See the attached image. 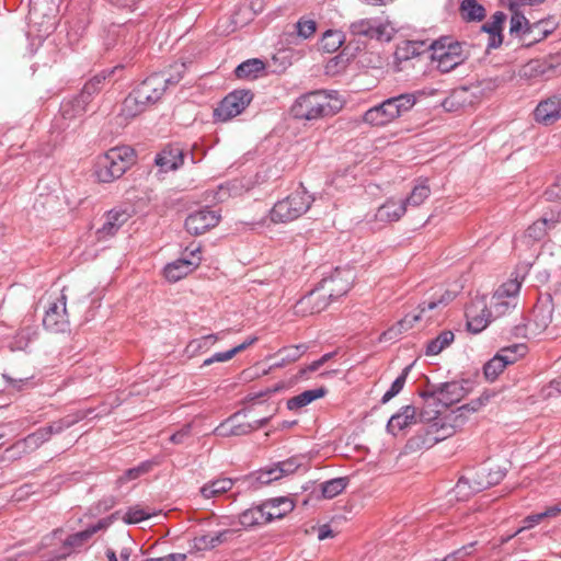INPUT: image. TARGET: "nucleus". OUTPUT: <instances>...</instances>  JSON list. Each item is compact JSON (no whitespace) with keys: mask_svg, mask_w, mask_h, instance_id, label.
I'll return each instance as SVG.
<instances>
[{"mask_svg":"<svg viewBox=\"0 0 561 561\" xmlns=\"http://www.w3.org/2000/svg\"><path fill=\"white\" fill-rule=\"evenodd\" d=\"M344 105L345 99L336 90H314L297 98L290 114L297 121L317 122L336 115Z\"/></svg>","mask_w":561,"mask_h":561,"instance_id":"nucleus-1","label":"nucleus"},{"mask_svg":"<svg viewBox=\"0 0 561 561\" xmlns=\"http://www.w3.org/2000/svg\"><path fill=\"white\" fill-rule=\"evenodd\" d=\"M134 150L128 146L111 148L98 159L95 175L100 182L108 183L121 178L133 163Z\"/></svg>","mask_w":561,"mask_h":561,"instance_id":"nucleus-2","label":"nucleus"},{"mask_svg":"<svg viewBox=\"0 0 561 561\" xmlns=\"http://www.w3.org/2000/svg\"><path fill=\"white\" fill-rule=\"evenodd\" d=\"M506 474V469L492 463H484L476 472L461 477L456 484V494L465 499L471 493L481 492L500 483Z\"/></svg>","mask_w":561,"mask_h":561,"instance_id":"nucleus-3","label":"nucleus"},{"mask_svg":"<svg viewBox=\"0 0 561 561\" xmlns=\"http://www.w3.org/2000/svg\"><path fill=\"white\" fill-rule=\"evenodd\" d=\"M428 51L430 59L437 61L443 70H453L469 57L468 45L450 36H442L428 43Z\"/></svg>","mask_w":561,"mask_h":561,"instance_id":"nucleus-4","label":"nucleus"},{"mask_svg":"<svg viewBox=\"0 0 561 561\" xmlns=\"http://www.w3.org/2000/svg\"><path fill=\"white\" fill-rule=\"evenodd\" d=\"M80 419L81 416L68 415L53 422L48 426L38 428L36 432L30 434L24 439L16 442L10 449H8L10 457H21L23 454L36 450L47 442L51 435L61 433L64 430L76 424Z\"/></svg>","mask_w":561,"mask_h":561,"instance_id":"nucleus-5","label":"nucleus"},{"mask_svg":"<svg viewBox=\"0 0 561 561\" xmlns=\"http://www.w3.org/2000/svg\"><path fill=\"white\" fill-rule=\"evenodd\" d=\"M312 202V196L304 187H299L273 206L270 211L271 220L275 224L293 221L302 216Z\"/></svg>","mask_w":561,"mask_h":561,"instance_id":"nucleus-6","label":"nucleus"},{"mask_svg":"<svg viewBox=\"0 0 561 561\" xmlns=\"http://www.w3.org/2000/svg\"><path fill=\"white\" fill-rule=\"evenodd\" d=\"M455 432V427L445 414L437 415L432 420L428 419L425 427L409 440V445L416 448H431L454 435Z\"/></svg>","mask_w":561,"mask_h":561,"instance_id":"nucleus-7","label":"nucleus"},{"mask_svg":"<svg viewBox=\"0 0 561 561\" xmlns=\"http://www.w3.org/2000/svg\"><path fill=\"white\" fill-rule=\"evenodd\" d=\"M57 4L51 0H32L30 7V23L38 26L39 37L49 35L55 31L57 23Z\"/></svg>","mask_w":561,"mask_h":561,"instance_id":"nucleus-8","label":"nucleus"},{"mask_svg":"<svg viewBox=\"0 0 561 561\" xmlns=\"http://www.w3.org/2000/svg\"><path fill=\"white\" fill-rule=\"evenodd\" d=\"M523 278L517 276L503 283L492 295L488 302L494 318L502 317L514 309L522 287Z\"/></svg>","mask_w":561,"mask_h":561,"instance_id":"nucleus-9","label":"nucleus"},{"mask_svg":"<svg viewBox=\"0 0 561 561\" xmlns=\"http://www.w3.org/2000/svg\"><path fill=\"white\" fill-rule=\"evenodd\" d=\"M442 304V298L422 302L419 306V311L416 313L405 316L393 327L385 331L380 335L379 341L388 342L397 340L403 331L409 330L412 327V324L416 321L425 320L426 322H431L434 319L433 311L436 310Z\"/></svg>","mask_w":561,"mask_h":561,"instance_id":"nucleus-10","label":"nucleus"},{"mask_svg":"<svg viewBox=\"0 0 561 561\" xmlns=\"http://www.w3.org/2000/svg\"><path fill=\"white\" fill-rule=\"evenodd\" d=\"M90 100L83 98L80 93L78 96L64 101L60 105V116L56 119V126L62 130H75L82 122L87 112Z\"/></svg>","mask_w":561,"mask_h":561,"instance_id":"nucleus-11","label":"nucleus"},{"mask_svg":"<svg viewBox=\"0 0 561 561\" xmlns=\"http://www.w3.org/2000/svg\"><path fill=\"white\" fill-rule=\"evenodd\" d=\"M301 58V51L289 47L280 48L273 55L272 66L286 70L288 67L295 66ZM266 67H271V65H266L260 58H251L238 64L233 70H265Z\"/></svg>","mask_w":561,"mask_h":561,"instance_id":"nucleus-12","label":"nucleus"},{"mask_svg":"<svg viewBox=\"0 0 561 561\" xmlns=\"http://www.w3.org/2000/svg\"><path fill=\"white\" fill-rule=\"evenodd\" d=\"M252 94L247 90H237L229 93L215 108L214 115L217 121L227 122L239 114L250 104Z\"/></svg>","mask_w":561,"mask_h":561,"instance_id":"nucleus-13","label":"nucleus"},{"mask_svg":"<svg viewBox=\"0 0 561 561\" xmlns=\"http://www.w3.org/2000/svg\"><path fill=\"white\" fill-rule=\"evenodd\" d=\"M355 278V274L351 268H335V271L321 280L317 291L328 294L330 298L334 299L345 295Z\"/></svg>","mask_w":561,"mask_h":561,"instance_id":"nucleus-14","label":"nucleus"},{"mask_svg":"<svg viewBox=\"0 0 561 561\" xmlns=\"http://www.w3.org/2000/svg\"><path fill=\"white\" fill-rule=\"evenodd\" d=\"M467 327L473 333H480L495 319L485 297H476L466 309Z\"/></svg>","mask_w":561,"mask_h":561,"instance_id":"nucleus-15","label":"nucleus"},{"mask_svg":"<svg viewBox=\"0 0 561 561\" xmlns=\"http://www.w3.org/2000/svg\"><path fill=\"white\" fill-rule=\"evenodd\" d=\"M67 297L64 290L56 299L48 302L43 318L44 327L51 332H65L68 329Z\"/></svg>","mask_w":561,"mask_h":561,"instance_id":"nucleus-16","label":"nucleus"},{"mask_svg":"<svg viewBox=\"0 0 561 561\" xmlns=\"http://www.w3.org/2000/svg\"><path fill=\"white\" fill-rule=\"evenodd\" d=\"M525 345L515 344L510 347L502 348L493 358H491L483 367L484 376L488 380H494L504 368L515 363L519 356L525 353Z\"/></svg>","mask_w":561,"mask_h":561,"instance_id":"nucleus-17","label":"nucleus"},{"mask_svg":"<svg viewBox=\"0 0 561 561\" xmlns=\"http://www.w3.org/2000/svg\"><path fill=\"white\" fill-rule=\"evenodd\" d=\"M465 385H468L467 381H449L444 382L438 386L433 387V389L428 392L423 393L422 396L426 399H432L434 401L439 402L444 407H449L456 402H459L467 393L468 388Z\"/></svg>","mask_w":561,"mask_h":561,"instance_id":"nucleus-18","label":"nucleus"},{"mask_svg":"<svg viewBox=\"0 0 561 561\" xmlns=\"http://www.w3.org/2000/svg\"><path fill=\"white\" fill-rule=\"evenodd\" d=\"M185 256L165 265L164 276L168 280L178 282L199 265L202 261L201 248H187Z\"/></svg>","mask_w":561,"mask_h":561,"instance_id":"nucleus-19","label":"nucleus"},{"mask_svg":"<svg viewBox=\"0 0 561 561\" xmlns=\"http://www.w3.org/2000/svg\"><path fill=\"white\" fill-rule=\"evenodd\" d=\"M172 78L167 72H149V75L134 89L140 99L148 104L157 102L163 94L167 84Z\"/></svg>","mask_w":561,"mask_h":561,"instance_id":"nucleus-20","label":"nucleus"},{"mask_svg":"<svg viewBox=\"0 0 561 561\" xmlns=\"http://www.w3.org/2000/svg\"><path fill=\"white\" fill-rule=\"evenodd\" d=\"M117 514L118 513H115L102 518L96 524L89 526L84 530L68 536L64 542V552L57 556V558H65L70 554L72 550L81 548L99 530L106 529L114 522Z\"/></svg>","mask_w":561,"mask_h":561,"instance_id":"nucleus-21","label":"nucleus"},{"mask_svg":"<svg viewBox=\"0 0 561 561\" xmlns=\"http://www.w3.org/2000/svg\"><path fill=\"white\" fill-rule=\"evenodd\" d=\"M220 220V214L209 208H203L191 215L185 220V228L191 234H203L216 227Z\"/></svg>","mask_w":561,"mask_h":561,"instance_id":"nucleus-22","label":"nucleus"},{"mask_svg":"<svg viewBox=\"0 0 561 561\" xmlns=\"http://www.w3.org/2000/svg\"><path fill=\"white\" fill-rule=\"evenodd\" d=\"M490 393H482L479 398L451 410L445 415L457 431L468 422L469 417L473 413L478 412L482 407H484L490 401Z\"/></svg>","mask_w":561,"mask_h":561,"instance_id":"nucleus-23","label":"nucleus"},{"mask_svg":"<svg viewBox=\"0 0 561 561\" xmlns=\"http://www.w3.org/2000/svg\"><path fill=\"white\" fill-rule=\"evenodd\" d=\"M353 35L376 38L378 41L389 42L391 39L388 25L378 22L375 19H360L350 25Z\"/></svg>","mask_w":561,"mask_h":561,"instance_id":"nucleus-24","label":"nucleus"},{"mask_svg":"<svg viewBox=\"0 0 561 561\" xmlns=\"http://www.w3.org/2000/svg\"><path fill=\"white\" fill-rule=\"evenodd\" d=\"M238 530L232 528L222 529L215 533H207L195 536L192 540V550L208 551L220 545L228 542Z\"/></svg>","mask_w":561,"mask_h":561,"instance_id":"nucleus-25","label":"nucleus"},{"mask_svg":"<svg viewBox=\"0 0 561 561\" xmlns=\"http://www.w3.org/2000/svg\"><path fill=\"white\" fill-rule=\"evenodd\" d=\"M154 162L162 172L174 171L184 162L183 149L179 145H168L156 156Z\"/></svg>","mask_w":561,"mask_h":561,"instance_id":"nucleus-26","label":"nucleus"},{"mask_svg":"<svg viewBox=\"0 0 561 561\" xmlns=\"http://www.w3.org/2000/svg\"><path fill=\"white\" fill-rule=\"evenodd\" d=\"M129 217V214L123 209H112L106 213L102 227L96 231L99 240H106L113 237Z\"/></svg>","mask_w":561,"mask_h":561,"instance_id":"nucleus-27","label":"nucleus"},{"mask_svg":"<svg viewBox=\"0 0 561 561\" xmlns=\"http://www.w3.org/2000/svg\"><path fill=\"white\" fill-rule=\"evenodd\" d=\"M417 420L416 409L413 405L402 407L396 414H393L387 423V432L396 436L399 432L405 430Z\"/></svg>","mask_w":561,"mask_h":561,"instance_id":"nucleus-28","label":"nucleus"},{"mask_svg":"<svg viewBox=\"0 0 561 561\" xmlns=\"http://www.w3.org/2000/svg\"><path fill=\"white\" fill-rule=\"evenodd\" d=\"M559 222H561V211L552 213L550 217L543 216L527 228L525 238L530 241H541L547 236L548 231L554 228Z\"/></svg>","mask_w":561,"mask_h":561,"instance_id":"nucleus-29","label":"nucleus"},{"mask_svg":"<svg viewBox=\"0 0 561 561\" xmlns=\"http://www.w3.org/2000/svg\"><path fill=\"white\" fill-rule=\"evenodd\" d=\"M262 506L267 523L284 517L295 507L294 502L287 496L266 500L262 503Z\"/></svg>","mask_w":561,"mask_h":561,"instance_id":"nucleus-30","label":"nucleus"},{"mask_svg":"<svg viewBox=\"0 0 561 561\" xmlns=\"http://www.w3.org/2000/svg\"><path fill=\"white\" fill-rule=\"evenodd\" d=\"M407 211L401 198H389L378 207L375 218L382 224L398 221Z\"/></svg>","mask_w":561,"mask_h":561,"instance_id":"nucleus-31","label":"nucleus"},{"mask_svg":"<svg viewBox=\"0 0 561 561\" xmlns=\"http://www.w3.org/2000/svg\"><path fill=\"white\" fill-rule=\"evenodd\" d=\"M394 119L390 106V100L367 110L363 116V122L371 126H385Z\"/></svg>","mask_w":561,"mask_h":561,"instance_id":"nucleus-32","label":"nucleus"},{"mask_svg":"<svg viewBox=\"0 0 561 561\" xmlns=\"http://www.w3.org/2000/svg\"><path fill=\"white\" fill-rule=\"evenodd\" d=\"M240 415L241 412H237L228 417L214 430V434L220 437H230L243 436L251 433V426L248 423L237 422Z\"/></svg>","mask_w":561,"mask_h":561,"instance_id":"nucleus-33","label":"nucleus"},{"mask_svg":"<svg viewBox=\"0 0 561 561\" xmlns=\"http://www.w3.org/2000/svg\"><path fill=\"white\" fill-rule=\"evenodd\" d=\"M426 51H428L426 41H403L396 48L394 59L398 62L408 61Z\"/></svg>","mask_w":561,"mask_h":561,"instance_id":"nucleus-34","label":"nucleus"},{"mask_svg":"<svg viewBox=\"0 0 561 561\" xmlns=\"http://www.w3.org/2000/svg\"><path fill=\"white\" fill-rule=\"evenodd\" d=\"M148 103L139 98L134 90L123 102L119 116L125 121L131 119L142 113Z\"/></svg>","mask_w":561,"mask_h":561,"instance_id":"nucleus-35","label":"nucleus"},{"mask_svg":"<svg viewBox=\"0 0 561 561\" xmlns=\"http://www.w3.org/2000/svg\"><path fill=\"white\" fill-rule=\"evenodd\" d=\"M233 480L230 478H218L205 483L201 488V494L205 499H213L231 490Z\"/></svg>","mask_w":561,"mask_h":561,"instance_id":"nucleus-36","label":"nucleus"},{"mask_svg":"<svg viewBox=\"0 0 561 561\" xmlns=\"http://www.w3.org/2000/svg\"><path fill=\"white\" fill-rule=\"evenodd\" d=\"M505 21V14L496 12L492 16V21L482 25V30L490 34L489 47H497L502 43V24Z\"/></svg>","mask_w":561,"mask_h":561,"instance_id":"nucleus-37","label":"nucleus"},{"mask_svg":"<svg viewBox=\"0 0 561 561\" xmlns=\"http://www.w3.org/2000/svg\"><path fill=\"white\" fill-rule=\"evenodd\" d=\"M345 43V35L339 30H328L322 34L319 42L321 50L327 53L336 51Z\"/></svg>","mask_w":561,"mask_h":561,"instance_id":"nucleus-38","label":"nucleus"},{"mask_svg":"<svg viewBox=\"0 0 561 561\" xmlns=\"http://www.w3.org/2000/svg\"><path fill=\"white\" fill-rule=\"evenodd\" d=\"M390 106L394 119L409 112L415 104L416 98L413 93L400 94L398 96L389 98Z\"/></svg>","mask_w":561,"mask_h":561,"instance_id":"nucleus-39","label":"nucleus"},{"mask_svg":"<svg viewBox=\"0 0 561 561\" xmlns=\"http://www.w3.org/2000/svg\"><path fill=\"white\" fill-rule=\"evenodd\" d=\"M264 508L261 505L245 510L239 515V523L243 527H252L256 525L267 524Z\"/></svg>","mask_w":561,"mask_h":561,"instance_id":"nucleus-40","label":"nucleus"},{"mask_svg":"<svg viewBox=\"0 0 561 561\" xmlns=\"http://www.w3.org/2000/svg\"><path fill=\"white\" fill-rule=\"evenodd\" d=\"M325 390L322 388L319 389H310L301 392L300 394L289 399L287 401V408L289 410H295L298 408H302L311 403L313 400L323 397Z\"/></svg>","mask_w":561,"mask_h":561,"instance_id":"nucleus-41","label":"nucleus"},{"mask_svg":"<svg viewBox=\"0 0 561 561\" xmlns=\"http://www.w3.org/2000/svg\"><path fill=\"white\" fill-rule=\"evenodd\" d=\"M454 339L455 335L451 331H443L437 337L427 343L425 354L427 356L438 355L454 342Z\"/></svg>","mask_w":561,"mask_h":561,"instance_id":"nucleus-42","label":"nucleus"},{"mask_svg":"<svg viewBox=\"0 0 561 561\" xmlns=\"http://www.w3.org/2000/svg\"><path fill=\"white\" fill-rule=\"evenodd\" d=\"M460 13L466 21H482L485 16L484 8L477 0H462Z\"/></svg>","mask_w":561,"mask_h":561,"instance_id":"nucleus-43","label":"nucleus"},{"mask_svg":"<svg viewBox=\"0 0 561 561\" xmlns=\"http://www.w3.org/2000/svg\"><path fill=\"white\" fill-rule=\"evenodd\" d=\"M430 194V186L425 183H420L413 187L411 194L408 197L401 198V201L407 208L419 207L428 198Z\"/></svg>","mask_w":561,"mask_h":561,"instance_id":"nucleus-44","label":"nucleus"},{"mask_svg":"<svg viewBox=\"0 0 561 561\" xmlns=\"http://www.w3.org/2000/svg\"><path fill=\"white\" fill-rule=\"evenodd\" d=\"M348 484L346 477L334 478L321 484L322 496L325 499H333L342 493Z\"/></svg>","mask_w":561,"mask_h":561,"instance_id":"nucleus-45","label":"nucleus"},{"mask_svg":"<svg viewBox=\"0 0 561 561\" xmlns=\"http://www.w3.org/2000/svg\"><path fill=\"white\" fill-rule=\"evenodd\" d=\"M218 339L219 337L217 334H208L198 339H194L187 344L185 352L188 354V356H195L199 352L208 350L210 346H213L218 341Z\"/></svg>","mask_w":561,"mask_h":561,"instance_id":"nucleus-46","label":"nucleus"},{"mask_svg":"<svg viewBox=\"0 0 561 561\" xmlns=\"http://www.w3.org/2000/svg\"><path fill=\"white\" fill-rule=\"evenodd\" d=\"M35 331L32 328H25L18 332L9 344L11 351H25L28 344L35 337Z\"/></svg>","mask_w":561,"mask_h":561,"instance_id":"nucleus-47","label":"nucleus"},{"mask_svg":"<svg viewBox=\"0 0 561 561\" xmlns=\"http://www.w3.org/2000/svg\"><path fill=\"white\" fill-rule=\"evenodd\" d=\"M308 351V345L305 343L284 347L278 351L273 358H277L283 355L285 362L293 363L298 360Z\"/></svg>","mask_w":561,"mask_h":561,"instance_id":"nucleus-48","label":"nucleus"},{"mask_svg":"<svg viewBox=\"0 0 561 561\" xmlns=\"http://www.w3.org/2000/svg\"><path fill=\"white\" fill-rule=\"evenodd\" d=\"M409 371H410V367L408 366L394 379L391 387L383 393V396L381 398V403L385 404V403L389 402L392 398H394L398 393L401 392V390L403 389V387L405 385Z\"/></svg>","mask_w":561,"mask_h":561,"instance_id":"nucleus-49","label":"nucleus"},{"mask_svg":"<svg viewBox=\"0 0 561 561\" xmlns=\"http://www.w3.org/2000/svg\"><path fill=\"white\" fill-rule=\"evenodd\" d=\"M301 466L300 458L291 457L274 465L279 478L294 473Z\"/></svg>","mask_w":561,"mask_h":561,"instance_id":"nucleus-50","label":"nucleus"},{"mask_svg":"<svg viewBox=\"0 0 561 561\" xmlns=\"http://www.w3.org/2000/svg\"><path fill=\"white\" fill-rule=\"evenodd\" d=\"M296 31L299 37L308 39L316 33L317 23L312 19L302 16L296 23Z\"/></svg>","mask_w":561,"mask_h":561,"instance_id":"nucleus-51","label":"nucleus"},{"mask_svg":"<svg viewBox=\"0 0 561 561\" xmlns=\"http://www.w3.org/2000/svg\"><path fill=\"white\" fill-rule=\"evenodd\" d=\"M512 18H511V26L510 31L511 33H519L523 32L528 33L527 28L530 26L528 20L525 18V15L519 12V10H511Z\"/></svg>","mask_w":561,"mask_h":561,"instance_id":"nucleus-52","label":"nucleus"},{"mask_svg":"<svg viewBox=\"0 0 561 561\" xmlns=\"http://www.w3.org/2000/svg\"><path fill=\"white\" fill-rule=\"evenodd\" d=\"M106 77L104 73L95 75L89 82H87L81 91L83 98L91 100V96L98 92L105 81Z\"/></svg>","mask_w":561,"mask_h":561,"instance_id":"nucleus-53","label":"nucleus"},{"mask_svg":"<svg viewBox=\"0 0 561 561\" xmlns=\"http://www.w3.org/2000/svg\"><path fill=\"white\" fill-rule=\"evenodd\" d=\"M151 514L140 507H130L123 516V520L126 524H138L142 520L148 519Z\"/></svg>","mask_w":561,"mask_h":561,"instance_id":"nucleus-54","label":"nucleus"},{"mask_svg":"<svg viewBox=\"0 0 561 561\" xmlns=\"http://www.w3.org/2000/svg\"><path fill=\"white\" fill-rule=\"evenodd\" d=\"M149 467L150 465L148 462H142L135 468H130L124 472V474L118 479V482L126 483L128 481L135 480L141 474L146 473L149 470Z\"/></svg>","mask_w":561,"mask_h":561,"instance_id":"nucleus-55","label":"nucleus"},{"mask_svg":"<svg viewBox=\"0 0 561 561\" xmlns=\"http://www.w3.org/2000/svg\"><path fill=\"white\" fill-rule=\"evenodd\" d=\"M192 435V424L187 423L170 436V442L180 445L186 443Z\"/></svg>","mask_w":561,"mask_h":561,"instance_id":"nucleus-56","label":"nucleus"},{"mask_svg":"<svg viewBox=\"0 0 561 561\" xmlns=\"http://www.w3.org/2000/svg\"><path fill=\"white\" fill-rule=\"evenodd\" d=\"M278 479H280V478L277 476L274 465L268 468L260 470L256 474V481L260 484H268Z\"/></svg>","mask_w":561,"mask_h":561,"instance_id":"nucleus-57","label":"nucleus"},{"mask_svg":"<svg viewBox=\"0 0 561 561\" xmlns=\"http://www.w3.org/2000/svg\"><path fill=\"white\" fill-rule=\"evenodd\" d=\"M236 354H238V350H229V351H226V352H218L216 354H214L213 356L206 358L204 360V364L203 366H209L214 363H219V362H227L229 359H231Z\"/></svg>","mask_w":561,"mask_h":561,"instance_id":"nucleus-58","label":"nucleus"},{"mask_svg":"<svg viewBox=\"0 0 561 561\" xmlns=\"http://www.w3.org/2000/svg\"><path fill=\"white\" fill-rule=\"evenodd\" d=\"M543 519L545 518L541 513L528 515L527 517H525L523 519L524 525L516 530L515 535L520 534L525 529H530V528L535 527L536 525L541 523Z\"/></svg>","mask_w":561,"mask_h":561,"instance_id":"nucleus-59","label":"nucleus"},{"mask_svg":"<svg viewBox=\"0 0 561 561\" xmlns=\"http://www.w3.org/2000/svg\"><path fill=\"white\" fill-rule=\"evenodd\" d=\"M543 26H545L543 21H539V22L531 24L527 28L528 33H533L536 35L534 37V41H540L550 34V30H543Z\"/></svg>","mask_w":561,"mask_h":561,"instance_id":"nucleus-60","label":"nucleus"},{"mask_svg":"<svg viewBox=\"0 0 561 561\" xmlns=\"http://www.w3.org/2000/svg\"><path fill=\"white\" fill-rule=\"evenodd\" d=\"M510 10H519L525 5H536L542 3L545 0H502Z\"/></svg>","mask_w":561,"mask_h":561,"instance_id":"nucleus-61","label":"nucleus"},{"mask_svg":"<svg viewBox=\"0 0 561 561\" xmlns=\"http://www.w3.org/2000/svg\"><path fill=\"white\" fill-rule=\"evenodd\" d=\"M474 545L476 542H470L466 546H462L461 548L453 551L451 557L455 561H465V559L472 553Z\"/></svg>","mask_w":561,"mask_h":561,"instance_id":"nucleus-62","label":"nucleus"},{"mask_svg":"<svg viewBox=\"0 0 561 561\" xmlns=\"http://www.w3.org/2000/svg\"><path fill=\"white\" fill-rule=\"evenodd\" d=\"M123 541L126 543L119 551V558L121 561H128L131 554V547L133 543L131 538L128 535H125L123 537Z\"/></svg>","mask_w":561,"mask_h":561,"instance_id":"nucleus-63","label":"nucleus"},{"mask_svg":"<svg viewBox=\"0 0 561 561\" xmlns=\"http://www.w3.org/2000/svg\"><path fill=\"white\" fill-rule=\"evenodd\" d=\"M466 92H467V89H465V88L455 91L450 98H448L444 101L443 106L448 111L453 110L456 101H458L461 98V95L465 94Z\"/></svg>","mask_w":561,"mask_h":561,"instance_id":"nucleus-64","label":"nucleus"}]
</instances>
